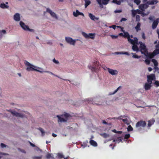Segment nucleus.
<instances>
[{
    "label": "nucleus",
    "mask_w": 159,
    "mask_h": 159,
    "mask_svg": "<svg viewBox=\"0 0 159 159\" xmlns=\"http://www.w3.org/2000/svg\"><path fill=\"white\" fill-rule=\"evenodd\" d=\"M117 27L121 28V31L124 32L123 36L127 37L128 42L133 44L132 47L133 51L138 52L139 51V49L138 47V39L137 38H134V40L130 38V36L128 33L124 31L123 30V28L119 26H117Z\"/></svg>",
    "instance_id": "nucleus-1"
},
{
    "label": "nucleus",
    "mask_w": 159,
    "mask_h": 159,
    "mask_svg": "<svg viewBox=\"0 0 159 159\" xmlns=\"http://www.w3.org/2000/svg\"><path fill=\"white\" fill-rule=\"evenodd\" d=\"M147 82L145 83L144 87L145 90L149 89L151 87L152 81L156 79L155 75L154 74H151L147 76Z\"/></svg>",
    "instance_id": "nucleus-2"
},
{
    "label": "nucleus",
    "mask_w": 159,
    "mask_h": 159,
    "mask_svg": "<svg viewBox=\"0 0 159 159\" xmlns=\"http://www.w3.org/2000/svg\"><path fill=\"white\" fill-rule=\"evenodd\" d=\"M69 114L66 112H64L62 114L56 116L58 118L57 121L58 123L66 122L69 120Z\"/></svg>",
    "instance_id": "nucleus-3"
},
{
    "label": "nucleus",
    "mask_w": 159,
    "mask_h": 159,
    "mask_svg": "<svg viewBox=\"0 0 159 159\" xmlns=\"http://www.w3.org/2000/svg\"><path fill=\"white\" fill-rule=\"evenodd\" d=\"M81 34L86 39H93L95 38V34L94 33H89L88 34L84 32H82Z\"/></svg>",
    "instance_id": "nucleus-4"
},
{
    "label": "nucleus",
    "mask_w": 159,
    "mask_h": 159,
    "mask_svg": "<svg viewBox=\"0 0 159 159\" xmlns=\"http://www.w3.org/2000/svg\"><path fill=\"white\" fill-rule=\"evenodd\" d=\"M20 25L21 28L25 31H29L30 32H34V30L33 29H30L29 28V27L26 25L22 21H20Z\"/></svg>",
    "instance_id": "nucleus-5"
},
{
    "label": "nucleus",
    "mask_w": 159,
    "mask_h": 159,
    "mask_svg": "<svg viewBox=\"0 0 159 159\" xmlns=\"http://www.w3.org/2000/svg\"><path fill=\"white\" fill-rule=\"evenodd\" d=\"M46 12L50 14L51 17L55 20H57L58 17L57 14L49 8H46Z\"/></svg>",
    "instance_id": "nucleus-6"
},
{
    "label": "nucleus",
    "mask_w": 159,
    "mask_h": 159,
    "mask_svg": "<svg viewBox=\"0 0 159 159\" xmlns=\"http://www.w3.org/2000/svg\"><path fill=\"white\" fill-rule=\"evenodd\" d=\"M24 63L25 66L26 67V70L28 71H32L33 64H31L27 61H25Z\"/></svg>",
    "instance_id": "nucleus-7"
},
{
    "label": "nucleus",
    "mask_w": 159,
    "mask_h": 159,
    "mask_svg": "<svg viewBox=\"0 0 159 159\" xmlns=\"http://www.w3.org/2000/svg\"><path fill=\"white\" fill-rule=\"evenodd\" d=\"M10 112L14 116L19 118H23L25 117V115L22 113H18L15 111H11Z\"/></svg>",
    "instance_id": "nucleus-8"
},
{
    "label": "nucleus",
    "mask_w": 159,
    "mask_h": 159,
    "mask_svg": "<svg viewBox=\"0 0 159 159\" xmlns=\"http://www.w3.org/2000/svg\"><path fill=\"white\" fill-rule=\"evenodd\" d=\"M139 43L140 44L139 48L141 53L144 54V52H145L147 51L146 46L144 43L141 42H139Z\"/></svg>",
    "instance_id": "nucleus-9"
},
{
    "label": "nucleus",
    "mask_w": 159,
    "mask_h": 159,
    "mask_svg": "<svg viewBox=\"0 0 159 159\" xmlns=\"http://www.w3.org/2000/svg\"><path fill=\"white\" fill-rule=\"evenodd\" d=\"M98 3L100 7H102L103 5H106L107 4L110 0H96Z\"/></svg>",
    "instance_id": "nucleus-10"
},
{
    "label": "nucleus",
    "mask_w": 159,
    "mask_h": 159,
    "mask_svg": "<svg viewBox=\"0 0 159 159\" xmlns=\"http://www.w3.org/2000/svg\"><path fill=\"white\" fill-rule=\"evenodd\" d=\"M105 70H107L109 73L112 75H116L118 73V71L116 70H113L108 68H107Z\"/></svg>",
    "instance_id": "nucleus-11"
},
{
    "label": "nucleus",
    "mask_w": 159,
    "mask_h": 159,
    "mask_svg": "<svg viewBox=\"0 0 159 159\" xmlns=\"http://www.w3.org/2000/svg\"><path fill=\"white\" fill-rule=\"evenodd\" d=\"M145 121H140L138 122L136 125V127L137 128L140 127H144L146 125Z\"/></svg>",
    "instance_id": "nucleus-12"
},
{
    "label": "nucleus",
    "mask_w": 159,
    "mask_h": 159,
    "mask_svg": "<svg viewBox=\"0 0 159 159\" xmlns=\"http://www.w3.org/2000/svg\"><path fill=\"white\" fill-rule=\"evenodd\" d=\"M14 20L16 22H19L20 20V15L18 13H16L13 16Z\"/></svg>",
    "instance_id": "nucleus-13"
},
{
    "label": "nucleus",
    "mask_w": 159,
    "mask_h": 159,
    "mask_svg": "<svg viewBox=\"0 0 159 159\" xmlns=\"http://www.w3.org/2000/svg\"><path fill=\"white\" fill-rule=\"evenodd\" d=\"M132 12V15L133 17L135 16L137 14H140L141 13V11L139 9L132 10L131 11Z\"/></svg>",
    "instance_id": "nucleus-14"
},
{
    "label": "nucleus",
    "mask_w": 159,
    "mask_h": 159,
    "mask_svg": "<svg viewBox=\"0 0 159 159\" xmlns=\"http://www.w3.org/2000/svg\"><path fill=\"white\" fill-rule=\"evenodd\" d=\"M144 54L147 57L149 58H153L156 55L155 53H154V51L152 53H148L147 51L145 52H144Z\"/></svg>",
    "instance_id": "nucleus-15"
},
{
    "label": "nucleus",
    "mask_w": 159,
    "mask_h": 159,
    "mask_svg": "<svg viewBox=\"0 0 159 159\" xmlns=\"http://www.w3.org/2000/svg\"><path fill=\"white\" fill-rule=\"evenodd\" d=\"M8 4L7 2H6L5 3H2L0 4V7L2 9H8L9 7Z\"/></svg>",
    "instance_id": "nucleus-16"
},
{
    "label": "nucleus",
    "mask_w": 159,
    "mask_h": 159,
    "mask_svg": "<svg viewBox=\"0 0 159 159\" xmlns=\"http://www.w3.org/2000/svg\"><path fill=\"white\" fill-rule=\"evenodd\" d=\"M73 15L75 17H77L79 15H81L83 16L84 15L83 13L80 12L78 10H76L75 11L73 12Z\"/></svg>",
    "instance_id": "nucleus-17"
},
{
    "label": "nucleus",
    "mask_w": 159,
    "mask_h": 159,
    "mask_svg": "<svg viewBox=\"0 0 159 159\" xmlns=\"http://www.w3.org/2000/svg\"><path fill=\"white\" fill-rule=\"evenodd\" d=\"M89 16L90 19L93 20H98L99 19L98 17H95L94 15L91 13H89Z\"/></svg>",
    "instance_id": "nucleus-18"
},
{
    "label": "nucleus",
    "mask_w": 159,
    "mask_h": 159,
    "mask_svg": "<svg viewBox=\"0 0 159 159\" xmlns=\"http://www.w3.org/2000/svg\"><path fill=\"white\" fill-rule=\"evenodd\" d=\"M147 7V5L146 4H141L139 5V8L143 11H144Z\"/></svg>",
    "instance_id": "nucleus-19"
},
{
    "label": "nucleus",
    "mask_w": 159,
    "mask_h": 159,
    "mask_svg": "<svg viewBox=\"0 0 159 159\" xmlns=\"http://www.w3.org/2000/svg\"><path fill=\"white\" fill-rule=\"evenodd\" d=\"M35 71L43 74L44 73L45 70H44L43 68L38 66L37 69H35Z\"/></svg>",
    "instance_id": "nucleus-20"
},
{
    "label": "nucleus",
    "mask_w": 159,
    "mask_h": 159,
    "mask_svg": "<svg viewBox=\"0 0 159 159\" xmlns=\"http://www.w3.org/2000/svg\"><path fill=\"white\" fill-rule=\"evenodd\" d=\"M121 120L127 125L129 124L130 119L128 117H126L125 119H121Z\"/></svg>",
    "instance_id": "nucleus-21"
},
{
    "label": "nucleus",
    "mask_w": 159,
    "mask_h": 159,
    "mask_svg": "<svg viewBox=\"0 0 159 159\" xmlns=\"http://www.w3.org/2000/svg\"><path fill=\"white\" fill-rule=\"evenodd\" d=\"M7 31L5 30H0V36L2 37L7 34Z\"/></svg>",
    "instance_id": "nucleus-22"
},
{
    "label": "nucleus",
    "mask_w": 159,
    "mask_h": 159,
    "mask_svg": "<svg viewBox=\"0 0 159 159\" xmlns=\"http://www.w3.org/2000/svg\"><path fill=\"white\" fill-rule=\"evenodd\" d=\"M158 19H157V20H155L154 21V22L153 23L152 25V27L154 29L156 27L158 24Z\"/></svg>",
    "instance_id": "nucleus-23"
},
{
    "label": "nucleus",
    "mask_w": 159,
    "mask_h": 159,
    "mask_svg": "<svg viewBox=\"0 0 159 159\" xmlns=\"http://www.w3.org/2000/svg\"><path fill=\"white\" fill-rule=\"evenodd\" d=\"M90 143L91 145L94 147H96L97 146V143L94 141L91 140L90 141Z\"/></svg>",
    "instance_id": "nucleus-24"
},
{
    "label": "nucleus",
    "mask_w": 159,
    "mask_h": 159,
    "mask_svg": "<svg viewBox=\"0 0 159 159\" xmlns=\"http://www.w3.org/2000/svg\"><path fill=\"white\" fill-rule=\"evenodd\" d=\"M155 122V120L153 119L150 120L148 121V126L149 127H150L153 125Z\"/></svg>",
    "instance_id": "nucleus-25"
},
{
    "label": "nucleus",
    "mask_w": 159,
    "mask_h": 159,
    "mask_svg": "<svg viewBox=\"0 0 159 159\" xmlns=\"http://www.w3.org/2000/svg\"><path fill=\"white\" fill-rule=\"evenodd\" d=\"M123 1V0H113V2L119 5L121 2H122Z\"/></svg>",
    "instance_id": "nucleus-26"
},
{
    "label": "nucleus",
    "mask_w": 159,
    "mask_h": 159,
    "mask_svg": "<svg viewBox=\"0 0 159 159\" xmlns=\"http://www.w3.org/2000/svg\"><path fill=\"white\" fill-rule=\"evenodd\" d=\"M140 24L138 23L136 26L135 27V29L136 31H138L139 30H140Z\"/></svg>",
    "instance_id": "nucleus-27"
},
{
    "label": "nucleus",
    "mask_w": 159,
    "mask_h": 159,
    "mask_svg": "<svg viewBox=\"0 0 159 159\" xmlns=\"http://www.w3.org/2000/svg\"><path fill=\"white\" fill-rule=\"evenodd\" d=\"M90 1L89 0H85V7H86L90 3Z\"/></svg>",
    "instance_id": "nucleus-28"
},
{
    "label": "nucleus",
    "mask_w": 159,
    "mask_h": 159,
    "mask_svg": "<svg viewBox=\"0 0 159 159\" xmlns=\"http://www.w3.org/2000/svg\"><path fill=\"white\" fill-rule=\"evenodd\" d=\"M76 41V40H73L70 38V44L74 45Z\"/></svg>",
    "instance_id": "nucleus-29"
},
{
    "label": "nucleus",
    "mask_w": 159,
    "mask_h": 159,
    "mask_svg": "<svg viewBox=\"0 0 159 159\" xmlns=\"http://www.w3.org/2000/svg\"><path fill=\"white\" fill-rule=\"evenodd\" d=\"M152 62L153 63L154 65L155 66H157L158 63L157 61L155 59H153L152 60Z\"/></svg>",
    "instance_id": "nucleus-30"
},
{
    "label": "nucleus",
    "mask_w": 159,
    "mask_h": 159,
    "mask_svg": "<svg viewBox=\"0 0 159 159\" xmlns=\"http://www.w3.org/2000/svg\"><path fill=\"white\" fill-rule=\"evenodd\" d=\"M100 135L105 138H106L109 137V135L105 133L101 134Z\"/></svg>",
    "instance_id": "nucleus-31"
},
{
    "label": "nucleus",
    "mask_w": 159,
    "mask_h": 159,
    "mask_svg": "<svg viewBox=\"0 0 159 159\" xmlns=\"http://www.w3.org/2000/svg\"><path fill=\"white\" fill-rule=\"evenodd\" d=\"M131 53L133 55V57L134 58H139L140 57V56H138L137 55L133 53Z\"/></svg>",
    "instance_id": "nucleus-32"
},
{
    "label": "nucleus",
    "mask_w": 159,
    "mask_h": 159,
    "mask_svg": "<svg viewBox=\"0 0 159 159\" xmlns=\"http://www.w3.org/2000/svg\"><path fill=\"white\" fill-rule=\"evenodd\" d=\"M8 154L6 153H4L0 152V159H1L3 156H7Z\"/></svg>",
    "instance_id": "nucleus-33"
},
{
    "label": "nucleus",
    "mask_w": 159,
    "mask_h": 159,
    "mask_svg": "<svg viewBox=\"0 0 159 159\" xmlns=\"http://www.w3.org/2000/svg\"><path fill=\"white\" fill-rule=\"evenodd\" d=\"M121 88V87H119L112 93L111 94V95H114L116 93L117 91Z\"/></svg>",
    "instance_id": "nucleus-34"
},
{
    "label": "nucleus",
    "mask_w": 159,
    "mask_h": 159,
    "mask_svg": "<svg viewBox=\"0 0 159 159\" xmlns=\"http://www.w3.org/2000/svg\"><path fill=\"white\" fill-rule=\"evenodd\" d=\"M39 130L42 133V135L43 136L45 134V132L44 131V130L42 128H40L39 129Z\"/></svg>",
    "instance_id": "nucleus-35"
},
{
    "label": "nucleus",
    "mask_w": 159,
    "mask_h": 159,
    "mask_svg": "<svg viewBox=\"0 0 159 159\" xmlns=\"http://www.w3.org/2000/svg\"><path fill=\"white\" fill-rule=\"evenodd\" d=\"M154 84L155 85V86L157 87L159 86V81H155L154 83Z\"/></svg>",
    "instance_id": "nucleus-36"
},
{
    "label": "nucleus",
    "mask_w": 159,
    "mask_h": 159,
    "mask_svg": "<svg viewBox=\"0 0 159 159\" xmlns=\"http://www.w3.org/2000/svg\"><path fill=\"white\" fill-rule=\"evenodd\" d=\"M127 129L128 131H131L133 130V128L130 125H129L128 126Z\"/></svg>",
    "instance_id": "nucleus-37"
},
{
    "label": "nucleus",
    "mask_w": 159,
    "mask_h": 159,
    "mask_svg": "<svg viewBox=\"0 0 159 159\" xmlns=\"http://www.w3.org/2000/svg\"><path fill=\"white\" fill-rule=\"evenodd\" d=\"M122 141L121 139H120L118 140H115L114 139L113 142H116V143H119L120 142H122Z\"/></svg>",
    "instance_id": "nucleus-38"
},
{
    "label": "nucleus",
    "mask_w": 159,
    "mask_h": 159,
    "mask_svg": "<svg viewBox=\"0 0 159 159\" xmlns=\"http://www.w3.org/2000/svg\"><path fill=\"white\" fill-rule=\"evenodd\" d=\"M134 2L135 3L138 5L140 4L141 1L140 0H134Z\"/></svg>",
    "instance_id": "nucleus-39"
},
{
    "label": "nucleus",
    "mask_w": 159,
    "mask_h": 159,
    "mask_svg": "<svg viewBox=\"0 0 159 159\" xmlns=\"http://www.w3.org/2000/svg\"><path fill=\"white\" fill-rule=\"evenodd\" d=\"M145 62L146 64L147 65H149L150 63V61L148 59H147L145 61Z\"/></svg>",
    "instance_id": "nucleus-40"
},
{
    "label": "nucleus",
    "mask_w": 159,
    "mask_h": 159,
    "mask_svg": "<svg viewBox=\"0 0 159 159\" xmlns=\"http://www.w3.org/2000/svg\"><path fill=\"white\" fill-rule=\"evenodd\" d=\"M38 67V66L33 65V66L32 71H35V69H37Z\"/></svg>",
    "instance_id": "nucleus-41"
},
{
    "label": "nucleus",
    "mask_w": 159,
    "mask_h": 159,
    "mask_svg": "<svg viewBox=\"0 0 159 159\" xmlns=\"http://www.w3.org/2000/svg\"><path fill=\"white\" fill-rule=\"evenodd\" d=\"M114 54L115 55H119V54H123V52H116L114 53Z\"/></svg>",
    "instance_id": "nucleus-42"
},
{
    "label": "nucleus",
    "mask_w": 159,
    "mask_h": 159,
    "mask_svg": "<svg viewBox=\"0 0 159 159\" xmlns=\"http://www.w3.org/2000/svg\"><path fill=\"white\" fill-rule=\"evenodd\" d=\"M53 61L55 63L58 64H59V62L58 60H56L55 58L53 59Z\"/></svg>",
    "instance_id": "nucleus-43"
},
{
    "label": "nucleus",
    "mask_w": 159,
    "mask_h": 159,
    "mask_svg": "<svg viewBox=\"0 0 159 159\" xmlns=\"http://www.w3.org/2000/svg\"><path fill=\"white\" fill-rule=\"evenodd\" d=\"M110 36L113 39H116L118 37V35H111Z\"/></svg>",
    "instance_id": "nucleus-44"
},
{
    "label": "nucleus",
    "mask_w": 159,
    "mask_h": 159,
    "mask_svg": "<svg viewBox=\"0 0 159 159\" xmlns=\"http://www.w3.org/2000/svg\"><path fill=\"white\" fill-rule=\"evenodd\" d=\"M112 131L114 133H119V134H121L122 133V132L121 131H117L115 129H114L112 130Z\"/></svg>",
    "instance_id": "nucleus-45"
},
{
    "label": "nucleus",
    "mask_w": 159,
    "mask_h": 159,
    "mask_svg": "<svg viewBox=\"0 0 159 159\" xmlns=\"http://www.w3.org/2000/svg\"><path fill=\"white\" fill-rule=\"evenodd\" d=\"M149 13H148L147 14H146L144 12H143L142 11H141V13L140 14H141V15L143 16H147Z\"/></svg>",
    "instance_id": "nucleus-46"
},
{
    "label": "nucleus",
    "mask_w": 159,
    "mask_h": 159,
    "mask_svg": "<svg viewBox=\"0 0 159 159\" xmlns=\"http://www.w3.org/2000/svg\"><path fill=\"white\" fill-rule=\"evenodd\" d=\"M154 53H155V54H159V49H157L155 50L154 51Z\"/></svg>",
    "instance_id": "nucleus-47"
},
{
    "label": "nucleus",
    "mask_w": 159,
    "mask_h": 159,
    "mask_svg": "<svg viewBox=\"0 0 159 159\" xmlns=\"http://www.w3.org/2000/svg\"><path fill=\"white\" fill-rule=\"evenodd\" d=\"M140 20V16L139 15H137L136 16V20L137 21H139Z\"/></svg>",
    "instance_id": "nucleus-48"
},
{
    "label": "nucleus",
    "mask_w": 159,
    "mask_h": 159,
    "mask_svg": "<svg viewBox=\"0 0 159 159\" xmlns=\"http://www.w3.org/2000/svg\"><path fill=\"white\" fill-rule=\"evenodd\" d=\"M130 136V134H126V135H125V139H127Z\"/></svg>",
    "instance_id": "nucleus-49"
},
{
    "label": "nucleus",
    "mask_w": 159,
    "mask_h": 159,
    "mask_svg": "<svg viewBox=\"0 0 159 159\" xmlns=\"http://www.w3.org/2000/svg\"><path fill=\"white\" fill-rule=\"evenodd\" d=\"M66 41L68 43H70V38L69 37H66Z\"/></svg>",
    "instance_id": "nucleus-50"
},
{
    "label": "nucleus",
    "mask_w": 159,
    "mask_h": 159,
    "mask_svg": "<svg viewBox=\"0 0 159 159\" xmlns=\"http://www.w3.org/2000/svg\"><path fill=\"white\" fill-rule=\"evenodd\" d=\"M121 11H122L121 10H115L114 11L116 13H120V12H121Z\"/></svg>",
    "instance_id": "nucleus-51"
},
{
    "label": "nucleus",
    "mask_w": 159,
    "mask_h": 159,
    "mask_svg": "<svg viewBox=\"0 0 159 159\" xmlns=\"http://www.w3.org/2000/svg\"><path fill=\"white\" fill-rule=\"evenodd\" d=\"M1 147L2 148H4L6 147V146L5 144H4L3 143H2L1 144Z\"/></svg>",
    "instance_id": "nucleus-52"
},
{
    "label": "nucleus",
    "mask_w": 159,
    "mask_h": 159,
    "mask_svg": "<svg viewBox=\"0 0 159 159\" xmlns=\"http://www.w3.org/2000/svg\"><path fill=\"white\" fill-rule=\"evenodd\" d=\"M44 73H47L52 75H54V74L52 72L48 71L45 70Z\"/></svg>",
    "instance_id": "nucleus-53"
},
{
    "label": "nucleus",
    "mask_w": 159,
    "mask_h": 159,
    "mask_svg": "<svg viewBox=\"0 0 159 159\" xmlns=\"http://www.w3.org/2000/svg\"><path fill=\"white\" fill-rule=\"evenodd\" d=\"M51 157V154H48L46 155V157L48 158H50Z\"/></svg>",
    "instance_id": "nucleus-54"
},
{
    "label": "nucleus",
    "mask_w": 159,
    "mask_h": 159,
    "mask_svg": "<svg viewBox=\"0 0 159 159\" xmlns=\"http://www.w3.org/2000/svg\"><path fill=\"white\" fill-rule=\"evenodd\" d=\"M110 28H112L114 30H115L116 28V26L115 25H113L112 26H110Z\"/></svg>",
    "instance_id": "nucleus-55"
},
{
    "label": "nucleus",
    "mask_w": 159,
    "mask_h": 159,
    "mask_svg": "<svg viewBox=\"0 0 159 159\" xmlns=\"http://www.w3.org/2000/svg\"><path fill=\"white\" fill-rule=\"evenodd\" d=\"M142 38L143 39H145V34H144V33H142Z\"/></svg>",
    "instance_id": "nucleus-56"
},
{
    "label": "nucleus",
    "mask_w": 159,
    "mask_h": 159,
    "mask_svg": "<svg viewBox=\"0 0 159 159\" xmlns=\"http://www.w3.org/2000/svg\"><path fill=\"white\" fill-rule=\"evenodd\" d=\"M126 19L125 18H123L121 20V21H126Z\"/></svg>",
    "instance_id": "nucleus-57"
},
{
    "label": "nucleus",
    "mask_w": 159,
    "mask_h": 159,
    "mask_svg": "<svg viewBox=\"0 0 159 159\" xmlns=\"http://www.w3.org/2000/svg\"><path fill=\"white\" fill-rule=\"evenodd\" d=\"M156 47L157 48H159V42H158L157 44L156 45Z\"/></svg>",
    "instance_id": "nucleus-58"
},
{
    "label": "nucleus",
    "mask_w": 159,
    "mask_h": 159,
    "mask_svg": "<svg viewBox=\"0 0 159 159\" xmlns=\"http://www.w3.org/2000/svg\"><path fill=\"white\" fill-rule=\"evenodd\" d=\"M123 54H125V55H129V53L128 52H123Z\"/></svg>",
    "instance_id": "nucleus-59"
},
{
    "label": "nucleus",
    "mask_w": 159,
    "mask_h": 159,
    "mask_svg": "<svg viewBox=\"0 0 159 159\" xmlns=\"http://www.w3.org/2000/svg\"><path fill=\"white\" fill-rule=\"evenodd\" d=\"M148 70L150 72V71H151L152 70V69L151 68L149 67H148Z\"/></svg>",
    "instance_id": "nucleus-60"
},
{
    "label": "nucleus",
    "mask_w": 159,
    "mask_h": 159,
    "mask_svg": "<svg viewBox=\"0 0 159 159\" xmlns=\"http://www.w3.org/2000/svg\"><path fill=\"white\" fill-rule=\"evenodd\" d=\"M155 1H152L149 4H154L155 3Z\"/></svg>",
    "instance_id": "nucleus-61"
},
{
    "label": "nucleus",
    "mask_w": 159,
    "mask_h": 159,
    "mask_svg": "<svg viewBox=\"0 0 159 159\" xmlns=\"http://www.w3.org/2000/svg\"><path fill=\"white\" fill-rule=\"evenodd\" d=\"M52 136L54 137H56L57 136V135L54 133H53L52 134Z\"/></svg>",
    "instance_id": "nucleus-62"
},
{
    "label": "nucleus",
    "mask_w": 159,
    "mask_h": 159,
    "mask_svg": "<svg viewBox=\"0 0 159 159\" xmlns=\"http://www.w3.org/2000/svg\"><path fill=\"white\" fill-rule=\"evenodd\" d=\"M36 158L37 159H41L42 158V156L37 157H36Z\"/></svg>",
    "instance_id": "nucleus-63"
},
{
    "label": "nucleus",
    "mask_w": 159,
    "mask_h": 159,
    "mask_svg": "<svg viewBox=\"0 0 159 159\" xmlns=\"http://www.w3.org/2000/svg\"><path fill=\"white\" fill-rule=\"evenodd\" d=\"M157 33L158 35V38H159V30H157Z\"/></svg>",
    "instance_id": "nucleus-64"
}]
</instances>
